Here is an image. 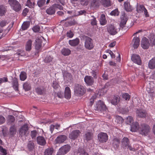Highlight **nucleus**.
<instances>
[{
    "label": "nucleus",
    "instance_id": "e433bc0d",
    "mask_svg": "<svg viewBox=\"0 0 155 155\" xmlns=\"http://www.w3.org/2000/svg\"><path fill=\"white\" fill-rule=\"evenodd\" d=\"M100 24L103 25H105L107 23V21L106 20L105 16L104 14L101 15L100 19Z\"/></svg>",
    "mask_w": 155,
    "mask_h": 155
},
{
    "label": "nucleus",
    "instance_id": "ddd939ff",
    "mask_svg": "<svg viewBox=\"0 0 155 155\" xmlns=\"http://www.w3.org/2000/svg\"><path fill=\"white\" fill-rule=\"evenodd\" d=\"M141 45L143 49H148L150 45L148 39L145 37L143 38L141 41Z\"/></svg>",
    "mask_w": 155,
    "mask_h": 155
},
{
    "label": "nucleus",
    "instance_id": "bb28decb",
    "mask_svg": "<svg viewBox=\"0 0 155 155\" xmlns=\"http://www.w3.org/2000/svg\"><path fill=\"white\" fill-rule=\"evenodd\" d=\"M100 5V0H92L91 6L95 8L98 7Z\"/></svg>",
    "mask_w": 155,
    "mask_h": 155
},
{
    "label": "nucleus",
    "instance_id": "423d86ee",
    "mask_svg": "<svg viewBox=\"0 0 155 155\" xmlns=\"http://www.w3.org/2000/svg\"><path fill=\"white\" fill-rule=\"evenodd\" d=\"M150 128L149 125L143 124L142 125L140 129V132L142 135H146L150 131Z\"/></svg>",
    "mask_w": 155,
    "mask_h": 155
},
{
    "label": "nucleus",
    "instance_id": "8fccbe9b",
    "mask_svg": "<svg viewBox=\"0 0 155 155\" xmlns=\"http://www.w3.org/2000/svg\"><path fill=\"white\" fill-rule=\"evenodd\" d=\"M110 14L112 16H118L119 14V12L117 8L112 11L110 13Z\"/></svg>",
    "mask_w": 155,
    "mask_h": 155
},
{
    "label": "nucleus",
    "instance_id": "5701e85b",
    "mask_svg": "<svg viewBox=\"0 0 155 155\" xmlns=\"http://www.w3.org/2000/svg\"><path fill=\"white\" fill-rule=\"evenodd\" d=\"M37 142L38 144L42 146L44 145L46 143L45 138L41 136H39L37 137Z\"/></svg>",
    "mask_w": 155,
    "mask_h": 155
},
{
    "label": "nucleus",
    "instance_id": "72a5a7b5",
    "mask_svg": "<svg viewBox=\"0 0 155 155\" xmlns=\"http://www.w3.org/2000/svg\"><path fill=\"white\" fill-rule=\"evenodd\" d=\"M46 12L48 14L51 15L55 13V10L54 7H50L46 10Z\"/></svg>",
    "mask_w": 155,
    "mask_h": 155
},
{
    "label": "nucleus",
    "instance_id": "aec40b11",
    "mask_svg": "<svg viewBox=\"0 0 155 155\" xmlns=\"http://www.w3.org/2000/svg\"><path fill=\"white\" fill-rule=\"evenodd\" d=\"M86 89L84 86L78 85V97L83 95L85 93Z\"/></svg>",
    "mask_w": 155,
    "mask_h": 155
},
{
    "label": "nucleus",
    "instance_id": "e2e57ef3",
    "mask_svg": "<svg viewBox=\"0 0 155 155\" xmlns=\"http://www.w3.org/2000/svg\"><path fill=\"white\" fill-rule=\"evenodd\" d=\"M8 81L7 78L4 77L3 78H0V84L2 83L7 82Z\"/></svg>",
    "mask_w": 155,
    "mask_h": 155
},
{
    "label": "nucleus",
    "instance_id": "09e8293b",
    "mask_svg": "<svg viewBox=\"0 0 155 155\" xmlns=\"http://www.w3.org/2000/svg\"><path fill=\"white\" fill-rule=\"evenodd\" d=\"M45 0H39L38 1L37 4L39 7L41 8L45 5Z\"/></svg>",
    "mask_w": 155,
    "mask_h": 155
},
{
    "label": "nucleus",
    "instance_id": "393cba45",
    "mask_svg": "<svg viewBox=\"0 0 155 155\" xmlns=\"http://www.w3.org/2000/svg\"><path fill=\"white\" fill-rule=\"evenodd\" d=\"M140 40L138 37H135L133 40L134 43V48H137L140 44Z\"/></svg>",
    "mask_w": 155,
    "mask_h": 155
},
{
    "label": "nucleus",
    "instance_id": "f257e3e1",
    "mask_svg": "<svg viewBox=\"0 0 155 155\" xmlns=\"http://www.w3.org/2000/svg\"><path fill=\"white\" fill-rule=\"evenodd\" d=\"M8 3L12 9L16 12L20 11L21 6L19 2L16 0H8Z\"/></svg>",
    "mask_w": 155,
    "mask_h": 155
},
{
    "label": "nucleus",
    "instance_id": "a19ab883",
    "mask_svg": "<svg viewBox=\"0 0 155 155\" xmlns=\"http://www.w3.org/2000/svg\"><path fill=\"white\" fill-rule=\"evenodd\" d=\"M124 7L125 10L127 12L131 11L132 8L129 3L127 2H125L124 4Z\"/></svg>",
    "mask_w": 155,
    "mask_h": 155
},
{
    "label": "nucleus",
    "instance_id": "cd10ccee",
    "mask_svg": "<svg viewBox=\"0 0 155 155\" xmlns=\"http://www.w3.org/2000/svg\"><path fill=\"white\" fill-rule=\"evenodd\" d=\"M27 147L30 151H31L35 149V144L33 141H29L27 144Z\"/></svg>",
    "mask_w": 155,
    "mask_h": 155
},
{
    "label": "nucleus",
    "instance_id": "c756f323",
    "mask_svg": "<svg viewBox=\"0 0 155 155\" xmlns=\"http://www.w3.org/2000/svg\"><path fill=\"white\" fill-rule=\"evenodd\" d=\"M138 123L137 122H135L133 123L132 125L130 130L132 132H136L138 130Z\"/></svg>",
    "mask_w": 155,
    "mask_h": 155
},
{
    "label": "nucleus",
    "instance_id": "0e129e2a",
    "mask_svg": "<svg viewBox=\"0 0 155 155\" xmlns=\"http://www.w3.org/2000/svg\"><path fill=\"white\" fill-rule=\"evenodd\" d=\"M67 35L68 37L70 38H71L73 37L74 34L73 32L70 30L69 31L67 32Z\"/></svg>",
    "mask_w": 155,
    "mask_h": 155
},
{
    "label": "nucleus",
    "instance_id": "774afa93",
    "mask_svg": "<svg viewBox=\"0 0 155 155\" xmlns=\"http://www.w3.org/2000/svg\"><path fill=\"white\" fill-rule=\"evenodd\" d=\"M28 9L27 8H25V9H24L23 10V12L22 13V15L24 16H25L27 15V13H28Z\"/></svg>",
    "mask_w": 155,
    "mask_h": 155
},
{
    "label": "nucleus",
    "instance_id": "f3484780",
    "mask_svg": "<svg viewBox=\"0 0 155 155\" xmlns=\"http://www.w3.org/2000/svg\"><path fill=\"white\" fill-rule=\"evenodd\" d=\"M37 93L39 95H42L45 94L46 88L44 86H39L35 89Z\"/></svg>",
    "mask_w": 155,
    "mask_h": 155
},
{
    "label": "nucleus",
    "instance_id": "79ce46f5",
    "mask_svg": "<svg viewBox=\"0 0 155 155\" xmlns=\"http://www.w3.org/2000/svg\"><path fill=\"white\" fill-rule=\"evenodd\" d=\"M6 12V9L5 6L3 5L0 6V16H2L5 15Z\"/></svg>",
    "mask_w": 155,
    "mask_h": 155
},
{
    "label": "nucleus",
    "instance_id": "f03ea898",
    "mask_svg": "<svg viewBox=\"0 0 155 155\" xmlns=\"http://www.w3.org/2000/svg\"><path fill=\"white\" fill-rule=\"evenodd\" d=\"M121 147L124 150H129L130 151H134V150L132 147L129 139L126 137H124L122 139Z\"/></svg>",
    "mask_w": 155,
    "mask_h": 155
},
{
    "label": "nucleus",
    "instance_id": "412c9836",
    "mask_svg": "<svg viewBox=\"0 0 155 155\" xmlns=\"http://www.w3.org/2000/svg\"><path fill=\"white\" fill-rule=\"evenodd\" d=\"M42 40L40 39H36L35 41V48L37 50H39L41 47Z\"/></svg>",
    "mask_w": 155,
    "mask_h": 155
},
{
    "label": "nucleus",
    "instance_id": "a878e982",
    "mask_svg": "<svg viewBox=\"0 0 155 155\" xmlns=\"http://www.w3.org/2000/svg\"><path fill=\"white\" fill-rule=\"evenodd\" d=\"M69 138L71 139L75 140L78 137V130H74L72 131L69 134Z\"/></svg>",
    "mask_w": 155,
    "mask_h": 155
},
{
    "label": "nucleus",
    "instance_id": "c03bdc74",
    "mask_svg": "<svg viewBox=\"0 0 155 155\" xmlns=\"http://www.w3.org/2000/svg\"><path fill=\"white\" fill-rule=\"evenodd\" d=\"M54 151L53 148H48L44 152L45 155H52Z\"/></svg>",
    "mask_w": 155,
    "mask_h": 155
},
{
    "label": "nucleus",
    "instance_id": "2f4dec72",
    "mask_svg": "<svg viewBox=\"0 0 155 155\" xmlns=\"http://www.w3.org/2000/svg\"><path fill=\"white\" fill-rule=\"evenodd\" d=\"M23 89L25 91H28L30 90L31 86L29 82L27 81L25 82L23 85Z\"/></svg>",
    "mask_w": 155,
    "mask_h": 155
},
{
    "label": "nucleus",
    "instance_id": "58836bf2",
    "mask_svg": "<svg viewBox=\"0 0 155 155\" xmlns=\"http://www.w3.org/2000/svg\"><path fill=\"white\" fill-rule=\"evenodd\" d=\"M101 2L104 7H109L111 5L110 0H101Z\"/></svg>",
    "mask_w": 155,
    "mask_h": 155
},
{
    "label": "nucleus",
    "instance_id": "473e14b6",
    "mask_svg": "<svg viewBox=\"0 0 155 155\" xmlns=\"http://www.w3.org/2000/svg\"><path fill=\"white\" fill-rule=\"evenodd\" d=\"M120 140L117 138H114L113 140V145L115 149H117L119 146Z\"/></svg>",
    "mask_w": 155,
    "mask_h": 155
},
{
    "label": "nucleus",
    "instance_id": "6ab92c4d",
    "mask_svg": "<svg viewBox=\"0 0 155 155\" xmlns=\"http://www.w3.org/2000/svg\"><path fill=\"white\" fill-rule=\"evenodd\" d=\"M63 76L64 79L68 82H71L73 80L72 76L71 74L70 73L67 72H65Z\"/></svg>",
    "mask_w": 155,
    "mask_h": 155
},
{
    "label": "nucleus",
    "instance_id": "680f3d73",
    "mask_svg": "<svg viewBox=\"0 0 155 155\" xmlns=\"http://www.w3.org/2000/svg\"><path fill=\"white\" fill-rule=\"evenodd\" d=\"M32 29L34 32H36L39 31L40 27L39 26L37 25L33 27Z\"/></svg>",
    "mask_w": 155,
    "mask_h": 155
},
{
    "label": "nucleus",
    "instance_id": "13d9d810",
    "mask_svg": "<svg viewBox=\"0 0 155 155\" xmlns=\"http://www.w3.org/2000/svg\"><path fill=\"white\" fill-rule=\"evenodd\" d=\"M79 1L82 5L86 6L88 4V0H79Z\"/></svg>",
    "mask_w": 155,
    "mask_h": 155
},
{
    "label": "nucleus",
    "instance_id": "6e6d98bb",
    "mask_svg": "<svg viewBox=\"0 0 155 155\" xmlns=\"http://www.w3.org/2000/svg\"><path fill=\"white\" fill-rule=\"evenodd\" d=\"M8 120L11 122H14L15 120L14 117L12 115H8Z\"/></svg>",
    "mask_w": 155,
    "mask_h": 155
},
{
    "label": "nucleus",
    "instance_id": "c9c22d12",
    "mask_svg": "<svg viewBox=\"0 0 155 155\" xmlns=\"http://www.w3.org/2000/svg\"><path fill=\"white\" fill-rule=\"evenodd\" d=\"M10 134L12 136L14 135L16 133V128L15 125H12L9 129Z\"/></svg>",
    "mask_w": 155,
    "mask_h": 155
},
{
    "label": "nucleus",
    "instance_id": "7ed1b4c3",
    "mask_svg": "<svg viewBox=\"0 0 155 155\" xmlns=\"http://www.w3.org/2000/svg\"><path fill=\"white\" fill-rule=\"evenodd\" d=\"M28 125L25 124L23 125L19 130V134L21 137H26L29 134Z\"/></svg>",
    "mask_w": 155,
    "mask_h": 155
},
{
    "label": "nucleus",
    "instance_id": "3c124183",
    "mask_svg": "<svg viewBox=\"0 0 155 155\" xmlns=\"http://www.w3.org/2000/svg\"><path fill=\"white\" fill-rule=\"evenodd\" d=\"M133 121L132 117L130 116H128L126 120V122L127 124H130L133 122Z\"/></svg>",
    "mask_w": 155,
    "mask_h": 155
},
{
    "label": "nucleus",
    "instance_id": "a18cd8bd",
    "mask_svg": "<svg viewBox=\"0 0 155 155\" xmlns=\"http://www.w3.org/2000/svg\"><path fill=\"white\" fill-rule=\"evenodd\" d=\"M27 77V74L24 71L21 72L20 75V78L21 80L24 81L26 79Z\"/></svg>",
    "mask_w": 155,
    "mask_h": 155
},
{
    "label": "nucleus",
    "instance_id": "37998d69",
    "mask_svg": "<svg viewBox=\"0 0 155 155\" xmlns=\"http://www.w3.org/2000/svg\"><path fill=\"white\" fill-rule=\"evenodd\" d=\"M74 18L71 17V20L65 22V25L66 26H71L74 25L76 23V21L75 20V19Z\"/></svg>",
    "mask_w": 155,
    "mask_h": 155
},
{
    "label": "nucleus",
    "instance_id": "4468645a",
    "mask_svg": "<svg viewBox=\"0 0 155 155\" xmlns=\"http://www.w3.org/2000/svg\"><path fill=\"white\" fill-rule=\"evenodd\" d=\"M132 61L134 63L138 65L141 64V61L140 56L136 54H133L131 58Z\"/></svg>",
    "mask_w": 155,
    "mask_h": 155
},
{
    "label": "nucleus",
    "instance_id": "4c0bfd02",
    "mask_svg": "<svg viewBox=\"0 0 155 155\" xmlns=\"http://www.w3.org/2000/svg\"><path fill=\"white\" fill-rule=\"evenodd\" d=\"M61 54L64 56L69 55L71 53V51L68 48H63L61 51Z\"/></svg>",
    "mask_w": 155,
    "mask_h": 155
},
{
    "label": "nucleus",
    "instance_id": "4d7b16f0",
    "mask_svg": "<svg viewBox=\"0 0 155 155\" xmlns=\"http://www.w3.org/2000/svg\"><path fill=\"white\" fill-rule=\"evenodd\" d=\"M37 134L36 130H34L31 132V135L32 139L35 138Z\"/></svg>",
    "mask_w": 155,
    "mask_h": 155
},
{
    "label": "nucleus",
    "instance_id": "49530a36",
    "mask_svg": "<svg viewBox=\"0 0 155 155\" xmlns=\"http://www.w3.org/2000/svg\"><path fill=\"white\" fill-rule=\"evenodd\" d=\"M30 25V22L28 21L23 22L21 26V29L23 30H25L27 29Z\"/></svg>",
    "mask_w": 155,
    "mask_h": 155
},
{
    "label": "nucleus",
    "instance_id": "5fc2aeb1",
    "mask_svg": "<svg viewBox=\"0 0 155 155\" xmlns=\"http://www.w3.org/2000/svg\"><path fill=\"white\" fill-rule=\"evenodd\" d=\"M78 151H79L78 153H80L79 155H89L83 149H81L80 150L79 149Z\"/></svg>",
    "mask_w": 155,
    "mask_h": 155
},
{
    "label": "nucleus",
    "instance_id": "f704fd0d",
    "mask_svg": "<svg viewBox=\"0 0 155 155\" xmlns=\"http://www.w3.org/2000/svg\"><path fill=\"white\" fill-rule=\"evenodd\" d=\"M84 138L87 140H91L93 138V134L90 132H86L84 135Z\"/></svg>",
    "mask_w": 155,
    "mask_h": 155
},
{
    "label": "nucleus",
    "instance_id": "39448f33",
    "mask_svg": "<svg viewBox=\"0 0 155 155\" xmlns=\"http://www.w3.org/2000/svg\"><path fill=\"white\" fill-rule=\"evenodd\" d=\"M95 109L97 111H105L107 110L106 105L104 102L100 100L99 101L95 106Z\"/></svg>",
    "mask_w": 155,
    "mask_h": 155
},
{
    "label": "nucleus",
    "instance_id": "9b49d317",
    "mask_svg": "<svg viewBox=\"0 0 155 155\" xmlns=\"http://www.w3.org/2000/svg\"><path fill=\"white\" fill-rule=\"evenodd\" d=\"M98 139L101 143L106 142L108 140V136L106 133H101L98 134Z\"/></svg>",
    "mask_w": 155,
    "mask_h": 155
},
{
    "label": "nucleus",
    "instance_id": "ea45409f",
    "mask_svg": "<svg viewBox=\"0 0 155 155\" xmlns=\"http://www.w3.org/2000/svg\"><path fill=\"white\" fill-rule=\"evenodd\" d=\"M91 75L93 78L94 79H97L98 74V72L97 70H92L90 72Z\"/></svg>",
    "mask_w": 155,
    "mask_h": 155
},
{
    "label": "nucleus",
    "instance_id": "7c9ffc66",
    "mask_svg": "<svg viewBox=\"0 0 155 155\" xmlns=\"http://www.w3.org/2000/svg\"><path fill=\"white\" fill-rule=\"evenodd\" d=\"M148 67L151 69L155 68V58H152L148 63Z\"/></svg>",
    "mask_w": 155,
    "mask_h": 155
},
{
    "label": "nucleus",
    "instance_id": "bf43d9fd",
    "mask_svg": "<svg viewBox=\"0 0 155 155\" xmlns=\"http://www.w3.org/2000/svg\"><path fill=\"white\" fill-rule=\"evenodd\" d=\"M116 121L119 124L122 123L123 121V119L121 117L118 116L116 118Z\"/></svg>",
    "mask_w": 155,
    "mask_h": 155
},
{
    "label": "nucleus",
    "instance_id": "9d476101",
    "mask_svg": "<svg viewBox=\"0 0 155 155\" xmlns=\"http://www.w3.org/2000/svg\"><path fill=\"white\" fill-rule=\"evenodd\" d=\"M120 28H123L125 26L128 20V18L126 14L123 13L120 16Z\"/></svg>",
    "mask_w": 155,
    "mask_h": 155
},
{
    "label": "nucleus",
    "instance_id": "4be33fe9",
    "mask_svg": "<svg viewBox=\"0 0 155 155\" xmlns=\"http://www.w3.org/2000/svg\"><path fill=\"white\" fill-rule=\"evenodd\" d=\"M12 87L15 91H18V83L17 78H14L12 80Z\"/></svg>",
    "mask_w": 155,
    "mask_h": 155
},
{
    "label": "nucleus",
    "instance_id": "c85d7f7f",
    "mask_svg": "<svg viewBox=\"0 0 155 155\" xmlns=\"http://www.w3.org/2000/svg\"><path fill=\"white\" fill-rule=\"evenodd\" d=\"M32 41L29 39L26 43L25 45V50L26 51H29L31 49Z\"/></svg>",
    "mask_w": 155,
    "mask_h": 155
},
{
    "label": "nucleus",
    "instance_id": "69168bd1",
    "mask_svg": "<svg viewBox=\"0 0 155 155\" xmlns=\"http://www.w3.org/2000/svg\"><path fill=\"white\" fill-rule=\"evenodd\" d=\"M8 23L6 21H1L0 23V26L2 28L6 26Z\"/></svg>",
    "mask_w": 155,
    "mask_h": 155
},
{
    "label": "nucleus",
    "instance_id": "338daca9",
    "mask_svg": "<svg viewBox=\"0 0 155 155\" xmlns=\"http://www.w3.org/2000/svg\"><path fill=\"white\" fill-rule=\"evenodd\" d=\"M67 13L68 14L72 15V17H74L77 16L76 13H75V11H68Z\"/></svg>",
    "mask_w": 155,
    "mask_h": 155
},
{
    "label": "nucleus",
    "instance_id": "b1692460",
    "mask_svg": "<svg viewBox=\"0 0 155 155\" xmlns=\"http://www.w3.org/2000/svg\"><path fill=\"white\" fill-rule=\"evenodd\" d=\"M64 97L67 99H69L71 97V91L69 87H68L65 88Z\"/></svg>",
    "mask_w": 155,
    "mask_h": 155
},
{
    "label": "nucleus",
    "instance_id": "052dcab7",
    "mask_svg": "<svg viewBox=\"0 0 155 155\" xmlns=\"http://www.w3.org/2000/svg\"><path fill=\"white\" fill-rule=\"evenodd\" d=\"M123 97L126 100H129L130 97L129 94L127 93H124L123 95Z\"/></svg>",
    "mask_w": 155,
    "mask_h": 155
},
{
    "label": "nucleus",
    "instance_id": "1a4fd4ad",
    "mask_svg": "<svg viewBox=\"0 0 155 155\" xmlns=\"http://www.w3.org/2000/svg\"><path fill=\"white\" fill-rule=\"evenodd\" d=\"M107 32L111 35H114L117 33V29L114 25H109L107 26Z\"/></svg>",
    "mask_w": 155,
    "mask_h": 155
},
{
    "label": "nucleus",
    "instance_id": "0eeeda50",
    "mask_svg": "<svg viewBox=\"0 0 155 155\" xmlns=\"http://www.w3.org/2000/svg\"><path fill=\"white\" fill-rule=\"evenodd\" d=\"M136 10L139 13L144 12V14L146 17H149V14L147 10L142 5H138L136 8Z\"/></svg>",
    "mask_w": 155,
    "mask_h": 155
},
{
    "label": "nucleus",
    "instance_id": "f8f14e48",
    "mask_svg": "<svg viewBox=\"0 0 155 155\" xmlns=\"http://www.w3.org/2000/svg\"><path fill=\"white\" fill-rule=\"evenodd\" d=\"M67 137L64 135H61L57 137L54 142L56 143L61 144L64 143L66 140Z\"/></svg>",
    "mask_w": 155,
    "mask_h": 155
},
{
    "label": "nucleus",
    "instance_id": "6e6552de",
    "mask_svg": "<svg viewBox=\"0 0 155 155\" xmlns=\"http://www.w3.org/2000/svg\"><path fill=\"white\" fill-rule=\"evenodd\" d=\"M71 147L68 144L65 145L59 150V154L61 155H64L68 152L70 150Z\"/></svg>",
    "mask_w": 155,
    "mask_h": 155
},
{
    "label": "nucleus",
    "instance_id": "dca6fc26",
    "mask_svg": "<svg viewBox=\"0 0 155 155\" xmlns=\"http://www.w3.org/2000/svg\"><path fill=\"white\" fill-rule=\"evenodd\" d=\"M120 101V97L118 95H114L110 99V101L112 104L117 105Z\"/></svg>",
    "mask_w": 155,
    "mask_h": 155
},
{
    "label": "nucleus",
    "instance_id": "603ef678",
    "mask_svg": "<svg viewBox=\"0 0 155 155\" xmlns=\"http://www.w3.org/2000/svg\"><path fill=\"white\" fill-rule=\"evenodd\" d=\"M53 58L50 56H47L44 59L45 62L49 63L52 61Z\"/></svg>",
    "mask_w": 155,
    "mask_h": 155
},
{
    "label": "nucleus",
    "instance_id": "a211bd4d",
    "mask_svg": "<svg viewBox=\"0 0 155 155\" xmlns=\"http://www.w3.org/2000/svg\"><path fill=\"white\" fill-rule=\"evenodd\" d=\"M137 115L140 118L145 117L147 116V113L146 110H137L136 111Z\"/></svg>",
    "mask_w": 155,
    "mask_h": 155
},
{
    "label": "nucleus",
    "instance_id": "de8ad7c7",
    "mask_svg": "<svg viewBox=\"0 0 155 155\" xmlns=\"http://www.w3.org/2000/svg\"><path fill=\"white\" fill-rule=\"evenodd\" d=\"M69 44L72 46H75L78 45V38L73 40H70L69 41Z\"/></svg>",
    "mask_w": 155,
    "mask_h": 155
},
{
    "label": "nucleus",
    "instance_id": "2eb2a0df",
    "mask_svg": "<svg viewBox=\"0 0 155 155\" xmlns=\"http://www.w3.org/2000/svg\"><path fill=\"white\" fill-rule=\"evenodd\" d=\"M84 80L86 84L89 86L92 85L94 83V79L91 76H85L84 78Z\"/></svg>",
    "mask_w": 155,
    "mask_h": 155
},
{
    "label": "nucleus",
    "instance_id": "864d4df0",
    "mask_svg": "<svg viewBox=\"0 0 155 155\" xmlns=\"http://www.w3.org/2000/svg\"><path fill=\"white\" fill-rule=\"evenodd\" d=\"M52 86L55 89L58 88L59 87V85L56 81H53Z\"/></svg>",
    "mask_w": 155,
    "mask_h": 155
},
{
    "label": "nucleus",
    "instance_id": "20e7f679",
    "mask_svg": "<svg viewBox=\"0 0 155 155\" xmlns=\"http://www.w3.org/2000/svg\"><path fill=\"white\" fill-rule=\"evenodd\" d=\"M84 46L86 49L88 50H91L93 49L94 45L92 39L89 37H86L85 39Z\"/></svg>",
    "mask_w": 155,
    "mask_h": 155
}]
</instances>
